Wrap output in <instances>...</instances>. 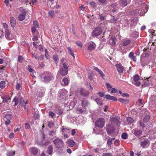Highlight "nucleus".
<instances>
[{
	"label": "nucleus",
	"mask_w": 156,
	"mask_h": 156,
	"mask_svg": "<svg viewBox=\"0 0 156 156\" xmlns=\"http://www.w3.org/2000/svg\"><path fill=\"white\" fill-rule=\"evenodd\" d=\"M45 135L43 133H41L37 137L35 141V143L37 145H43L45 144L44 142Z\"/></svg>",
	"instance_id": "nucleus-1"
},
{
	"label": "nucleus",
	"mask_w": 156,
	"mask_h": 156,
	"mask_svg": "<svg viewBox=\"0 0 156 156\" xmlns=\"http://www.w3.org/2000/svg\"><path fill=\"white\" fill-rule=\"evenodd\" d=\"M131 81L132 83L137 87H139L141 84L140 81V77L138 74L134 75L131 78Z\"/></svg>",
	"instance_id": "nucleus-2"
},
{
	"label": "nucleus",
	"mask_w": 156,
	"mask_h": 156,
	"mask_svg": "<svg viewBox=\"0 0 156 156\" xmlns=\"http://www.w3.org/2000/svg\"><path fill=\"white\" fill-rule=\"evenodd\" d=\"M105 120L102 118L98 119L95 121V125L96 126L101 128L105 125Z\"/></svg>",
	"instance_id": "nucleus-3"
},
{
	"label": "nucleus",
	"mask_w": 156,
	"mask_h": 156,
	"mask_svg": "<svg viewBox=\"0 0 156 156\" xmlns=\"http://www.w3.org/2000/svg\"><path fill=\"white\" fill-rule=\"evenodd\" d=\"M53 143L57 148H62L63 146V142L62 139L59 138L55 139L53 141Z\"/></svg>",
	"instance_id": "nucleus-4"
},
{
	"label": "nucleus",
	"mask_w": 156,
	"mask_h": 156,
	"mask_svg": "<svg viewBox=\"0 0 156 156\" xmlns=\"http://www.w3.org/2000/svg\"><path fill=\"white\" fill-rule=\"evenodd\" d=\"M102 32V28L100 27H96L93 30L92 33V35L93 37H95L100 35Z\"/></svg>",
	"instance_id": "nucleus-5"
},
{
	"label": "nucleus",
	"mask_w": 156,
	"mask_h": 156,
	"mask_svg": "<svg viewBox=\"0 0 156 156\" xmlns=\"http://www.w3.org/2000/svg\"><path fill=\"white\" fill-rule=\"evenodd\" d=\"M44 75V81L45 82H49L53 78V75L50 72H46Z\"/></svg>",
	"instance_id": "nucleus-6"
},
{
	"label": "nucleus",
	"mask_w": 156,
	"mask_h": 156,
	"mask_svg": "<svg viewBox=\"0 0 156 156\" xmlns=\"http://www.w3.org/2000/svg\"><path fill=\"white\" fill-rule=\"evenodd\" d=\"M150 144V141L147 139H142L140 140V145L143 148H147L148 147Z\"/></svg>",
	"instance_id": "nucleus-7"
},
{
	"label": "nucleus",
	"mask_w": 156,
	"mask_h": 156,
	"mask_svg": "<svg viewBox=\"0 0 156 156\" xmlns=\"http://www.w3.org/2000/svg\"><path fill=\"white\" fill-rule=\"evenodd\" d=\"M12 119V115L11 114L7 113L6 114L4 118V120L5 122V124L8 125L10 124V120Z\"/></svg>",
	"instance_id": "nucleus-8"
},
{
	"label": "nucleus",
	"mask_w": 156,
	"mask_h": 156,
	"mask_svg": "<svg viewBox=\"0 0 156 156\" xmlns=\"http://www.w3.org/2000/svg\"><path fill=\"white\" fill-rule=\"evenodd\" d=\"M115 66L119 73H122L123 72L124 70V68L120 63L116 64Z\"/></svg>",
	"instance_id": "nucleus-9"
},
{
	"label": "nucleus",
	"mask_w": 156,
	"mask_h": 156,
	"mask_svg": "<svg viewBox=\"0 0 156 156\" xmlns=\"http://www.w3.org/2000/svg\"><path fill=\"white\" fill-rule=\"evenodd\" d=\"M68 73V69H66L63 68H61L59 69L58 72V73H60L63 76H65L67 75Z\"/></svg>",
	"instance_id": "nucleus-10"
},
{
	"label": "nucleus",
	"mask_w": 156,
	"mask_h": 156,
	"mask_svg": "<svg viewBox=\"0 0 156 156\" xmlns=\"http://www.w3.org/2000/svg\"><path fill=\"white\" fill-rule=\"evenodd\" d=\"M144 78V79L143 80V83L142 85V86L145 87L147 86H148L151 82V81L150 80V77H147L146 78Z\"/></svg>",
	"instance_id": "nucleus-11"
},
{
	"label": "nucleus",
	"mask_w": 156,
	"mask_h": 156,
	"mask_svg": "<svg viewBox=\"0 0 156 156\" xmlns=\"http://www.w3.org/2000/svg\"><path fill=\"white\" fill-rule=\"evenodd\" d=\"M26 14V12L25 10V9H23L22 13L19 14L18 16V20L20 21H23L25 19Z\"/></svg>",
	"instance_id": "nucleus-12"
},
{
	"label": "nucleus",
	"mask_w": 156,
	"mask_h": 156,
	"mask_svg": "<svg viewBox=\"0 0 156 156\" xmlns=\"http://www.w3.org/2000/svg\"><path fill=\"white\" fill-rule=\"evenodd\" d=\"M80 93L81 95L84 97H86L88 96L89 93L88 91L86 90L83 88H81Z\"/></svg>",
	"instance_id": "nucleus-13"
},
{
	"label": "nucleus",
	"mask_w": 156,
	"mask_h": 156,
	"mask_svg": "<svg viewBox=\"0 0 156 156\" xmlns=\"http://www.w3.org/2000/svg\"><path fill=\"white\" fill-rule=\"evenodd\" d=\"M116 39L114 36H112L109 39L108 42L109 44L112 46H113L115 45Z\"/></svg>",
	"instance_id": "nucleus-14"
},
{
	"label": "nucleus",
	"mask_w": 156,
	"mask_h": 156,
	"mask_svg": "<svg viewBox=\"0 0 156 156\" xmlns=\"http://www.w3.org/2000/svg\"><path fill=\"white\" fill-rule=\"evenodd\" d=\"M38 150L36 147H31L29 150V152L34 155H35L37 153Z\"/></svg>",
	"instance_id": "nucleus-15"
},
{
	"label": "nucleus",
	"mask_w": 156,
	"mask_h": 156,
	"mask_svg": "<svg viewBox=\"0 0 156 156\" xmlns=\"http://www.w3.org/2000/svg\"><path fill=\"white\" fill-rule=\"evenodd\" d=\"M132 133L137 136H140L142 134V131L138 129H135L132 130Z\"/></svg>",
	"instance_id": "nucleus-16"
},
{
	"label": "nucleus",
	"mask_w": 156,
	"mask_h": 156,
	"mask_svg": "<svg viewBox=\"0 0 156 156\" xmlns=\"http://www.w3.org/2000/svg\"><path fill=\"white\" fill-rule=\"evenodd\" d=\"M69 82V77H64L62 80L61 84L62 85L64 86L68 85Z\"/></svg>",
	"instance_id": "nucleus-17"
},
{
	"label": "nucleus",
	"mask_w": 156,
	"mask_h": 156,
	"mask_svg": "<svg viewBox=\"0 0 156 156\" xmlns=\"http://www.w3.org/2000/svg\"><path fill=\"white\" fill-rule=\"evenodd\" d=\"M5 37L8 40H11L12 39L11 34L9 30H7L5 33Z\"/></svg>",
	"instance_id": "nucleus-18"
},
{
	"label": "nucleus",
	"mask_w": 156,
	"mask_h": 156,
	"mask_svg": "<svg viewBox=\"0 0 156 156\" xmlns=\"http://www.w3.org/2000/svg\"><path fill=\"white\" fill-rule=\"evenodd\" d=\"M108 100H110L114 101H117V99L115 97L113 96H111L110 95H106L105 97Z\"/></svg>",
	"instance_id": "nucleus-19"
},
{
	"label": "nucleus",
	"mask_w": 156,
	"mask_h": 156,
	"mask_svg": "<svg viewBox=\"0 0 156 156\" xmlns=\"http://www.w3.org/2000/svg\"><path fill=\"white\" fill-rule=\"evenodd\" d=\"M0 99L2 100V102H6L10 100V98L9 96L5 95L3 97L0 96Z\"/></svg>",
	"instance_id": "nucleus-20"
},
{
	"label": "nucleus",
	"mask_w": 156,
	"mask_h": 156,
	"mask_svg": "<svg viewBox=\"0 0 156 156\" xmlns=\"http://www.w3.org/2000/svg\"><path fill=\"white\" fill-rule=\"evenodd\" d=\"M96 45L94 43L92 42L90 43L88 47V49L90 50H92L95 49Z\"/></svg>",
	"instance_id": "nucleus-21"
},
{
	"label": "nucleus",
	"mask_w": 156,
	"mask_h": 156,
	"mask_svg": "<svg viewBox=\"0 0 156 156\" xmlns=\"http://www.w3.org/2000/svg\"><path fill=\"white\" fill-rule=\"evenodd\" d=\"M10 24L11 26L14 28L16 25V20L15 18L13 17H11L10 18Z\"/></svg>",
	"instance_id": "nucleus-22"
},
{
	"label": "nucleus",
	"mask_w": 156,
	"mask_h": 156,
	"mask_svg": "<svg viewBox=\"0 0 156 156\" xmlns=\"http://www.w3.org/2000/svg\"><path fill=\"white\" fill-rule=\"evenodd\" d=\"M111 121L112 123H114L116 124L117 126L119 125L120 124V122L119 120L116 118L114 117L112 118L111 119Z\"/></svg>",
	"instance_id": "nucleus-23"
},
{
	"label": "nucleus",
	"mask_w": 156,
	"mask_h": 156,
	"mask_svg": "<svg viewBox=\"0 0 156 156\" xmlns=\"http://www.w3.org/2000/svg\"><path fill=\"white\" fill-rule=\"evenodd\" d=\"M94 69L95 70L97 71L98 72V73L100 74V75H101V76L102 77V78L103 79H104V77L105 76V75L101 71V70L99 69L98 68H97V67H95L94 68Z\"/></svg>",
	"instance_id": "nucleus-24"
},
{
	"label": "nucleus",
	"mask_w": 156,
	"mask_h": 156,
	"mask_svg": "<svg viewBox=\"0 0 156 156\" xmlns=\"http://www.w3.org/2000/svg\"><path fill=\"white\" fill-rule=\"evenodd\" d=\"M67 144L69 147H72L75 144V142L73 140H69L67 141Z\"/></svg>",
	"instance_id": "nucleus-25"
},
{
	"label": "nucleus",
	"mask_w": 156,
	"mask_h": 156,
	"mask_svg": "<svg viewBox=\"0 0 156 156\" xmlns=\"http://www.w3.org/2000/svg\"><path fill=\"white\" fill-rule=\"evenodd\" d=\"M47 152L50 155L52 154L53 152V147L52 146H50L48 147L47 150Z\"/></svg>",
	"instance_id": "nucleus-26"
},
{
	"label": "nucleus",
	"mask_w": 156,
	"mask_h": 156,
	"mask_svg": "<svg viewBox=\"0 0 156 156\" xmlns=\"http://www.w3.org/2000/svg\"><path fill=\"white\" fill-rule=\"evenodd\" d=\"M144 6L145 7L143 9H142L141 10L140 9L139 10V11H138L139 14L140 16H143L146 12L145 11V10L144 9L146 7V6Z\"/></svg>",
	"instance_id": "nucleus-27"
},
{
	"label": "nucleus",
	"mask_w": 156,
	"mask_h": 156,
	"mask_svg": "<svg viewBox=\"0 0 156 156\" xmlns=\"http://www.w3.org/2000/svg\"><path fill=\"white\" fill-rule=\"evenodd\" d=\"M120 4L123 6H126L128 5L127 0H120Z\"/></svg>",
	"instance_id": "nucleus-28"
},
{
	"label": "nucleus",
	"mask_w": 156,
	"mask_h": 156,
	"mask_svg": "<svg viewBox=\"0 0 156 156\" xmlns=\"http://www.w3.org/2000/svg\"><path fill=\"white\" fill-rule=\"evenodd\" d=\"M53 59L55 62V63L56 64H57L58 61V57L57 55H54L53 56Z\"/></svg>",
	"instance_id": "nucleus-29"
},
{
	"label": "nucleus",
	"mask_w": 156,
	"mask_h": 156,
	"mask_svg": "<svg viewBox=\"0 0 156 156\" xmlns=\"http://www.w3.org/2000/svg\"><path fill=\"white\" fill-rule=\"evenodd\" d=\"M67 49L69 50V54H70L71 55H72L73 56V58H74L75 56L74 55V54L73 52V51L72 49L71 48V47H68L67 48Z\"/></svg>",
	"instance_id": "nucleus-30"
},
{
	"label": "nucleus",
	"mask_w": 156,
	"mask_h": 156,
	"mask_svg": "<svg viewBox=\"0 0 156 156\" xmlns=\"http://www.w3.org/2000/svg\"><path fill=\"white\" fill-rule=\"evenodd\" d=\"M119 100L120 102L125 104H127L129 102L128 100L127 99H124L122 98H120L119 99Z\"/></svg>",
	"instance_id": "nucleus-31"
},
{
	"label": "nucleus",
	"mask_w": 156,
	"mask_h": 156,
	"mask_svg": "<svg viewBox=\"0 0 156 156\" xmlns=\"http://www.w3.org/2000/svg\"><path fill=\"white\" fill-rule=\"evenodd\" d=\"M83 107H86L88 106V101L87 100H83L82 102Z\"/></svg>",
	"instance_id": "nucleus-32"
},
{
	"label": "nucleus",
	"mask_w": 156,
	"mask_h": 156,
	"mask_svg": "<svg viewBox=\"0 0 156 156\" xmlns=\"http://www.w3.org/2000/svg\"><path fill=\"white\" fill-rule=\"evenodd\" d=\"M130 43V41L129 39H127L124 41L122 45L123 46H126L129 44Z\"/></svg>",
	"instance_id": "nucleus-33"
},
{
	"label": "nucleus",
	"mask_w": 156,
	"mask_h": 156,
	"mask_svg": "<svg viewBox=\"0 0 156 156\" xmlns=\"http://www.w3.org/2000/svg\"><path fill=\"white\" fill-rule=\"evenodd\" d=\"M48 13V15L52 18H54L55 17V13L53 10H51L49 11Z\"/></svg>",
	"instance_id": "nucleus-34"
},
{
	"label": "nucleus",
	"mask_w": 156,
	"mask_h": 156,
	"mask_svg": "<svg viewBox=\"0 0 156 156\" xmlns=\"http://www.w3.org/2000/svg\"><path fill=\"white\" fill-rule=\"evenodd\" d=\"M5 82L4 81H2L0 82V87L2 89L5 88Z\"/></svg>",
	"instance_id": "nucleus-35"
},
{
	"label": "nucleus",
	"mask_w": 156,
	"mask_h": 156,
	"mask_svg": "<svg viewBox=\"0 0 156 156\" xmlns=\"http://www.w3.org/2000/svg\"><path fill=\"white\" fill-rule=\"evenodd\" d=\"M98 105H103L102 101L99 98H96L95 100Z\"/></svg>",
	"instance_id": "nucleus-36"
},
{
	"label": "nucleus",
	"mask_w": 156,
	"mask_h": 156,
	"mask_svg": "<svg viewBox=\"0 0 156 156\" xmlns=\"http://www.w3.org/2000/svg\"><path fill=\"white\" fill-rule=\"evenodd\" d=\"M15 152L13 151H8L7 153V156H13L15 154Z\"/></svg>",
	"instance_id": "nucleus-37"
},
{
	"label": "nucleus",
	"mask_w": 156,
	"mask_h": 156,
	"mask_svg": "<svg viewBox=\"0 0 156 156\" xmlns=\"http://www.w3.org/2000/svg\"><path fill=\"white\" fill-rule=\"evenodd\" d=\"M33 25L35 27H36L37 28H39V23L36 20H34V21Z\"/></svg>",
	"instance_id": "nucleus-38"
},
{
	"label": "nucleus",
	"mask_w": 156,
	"mask_h": 156,
	"mask_svg": "<svg viewBox=\"0 0 156 156\" xmlns=\"http://www.w3.org/2000/svg\"><path fill=\"white\" fill-rule=\"evenodd\" d=\"M150 119V116L149 115H147L145 116L144 119L143 121L144 122H148Z\"/></svg>",
	"instance_id": "nucleus-39"
},
{
	"label": "nucleus",
	"mask_w": 156,
	"mask_h": 156,
	"mask_svg": "<svg viewBox=\"0 0 156 156\" xmlns=\"http://www.w3.org/2000/svg\"><path fill=\"white\" fill-rule=\"evenodd\" d=\"M56 131L54 129L52 130L49 131V135L51 136H53L55 135Z\"/></svg>",
	"instance_id": "nucleus-40"
},
{
	"label": "nucleus",
	"mask_w": 156,
	"mask_h": 156,
	"mask_svg": "<svg viewBox=\"0 0 156 156\" xmlns=\"http://www.w3.org/2000/svg\"><path fill=\"white\" fill-rule=\"evenodd\" d=\"M54 126V123L52 122L48 121V126L50 128H52Z\"/></svg>",
	"instance_id": "nucleus-41"
},
{
	"label": "nucleus",
	"mask_w": 156,
	"mask_h": 156,
	"mask_svg": "<svg viewBox=\"0 0 156 156\" xmlns=\"http://www.w3.org/2000/svg\"><path fill=\"white\" fill-rule=\"evenodd\" d=\"M19 101V98H17L16 97H15L14 98L13 101L15 102V105H16L18 104V103Z\"/></svg>",
	"instance_id": "nucleus-42"
},
{
	"label": "nucleus",
	"mask_w": 156,
	"mask_h": 156,
	"mask_svg": "<svg viewBox=\"0 0 156 156\" xmlns=\"http://www.w3.org/2000/svg\"><path fill=\"white\" fill-rule=\"evenodd\" d=\"M121 137L123 139H126L127 138L128 135L126 133H123L121 135Z\"/></svg>",
	"instance_id": "nucleus-43"
},
{
	"label": "nucleus",
	"mask_w": 156,
	"mask_h": 156,
	"mask_svg": "<svg viewBox=\"0 0 156 156\" xmlns=\"http://www.w3.org/2000/svg\"><path fill=\"white\" fill-rule=\"evenodd\" d=\"M19 101H20V104L21 105H23V104L24 102V100H23V98L22 97H20L19 98Z\"/></svg>",
	"instance_id": "nucleus-44"
},
{
	"label": "nucleus",
	"mask_w": 156,
	"mask_h": 156,
	"mask_svg": "<svg viewBox=\"0 0 156 156\" xmlns=\"http://www.w3.org/2000/svg\"><path fill=\"white\" fill-rule=\"evenodd\" d=\"M107 144L109 146H111L112 144V141L110 139V137H109L108 138V139Z\"/></svg>",
	"instance_id": "nucleus-45"
},
{
	"label": "nucleus",
	"mask_w": 156,
	"mask_h": 156,
	"mask_svg": "<svg viewBox=\"0 0 156 156\" xmlns=\"http://www.w3.org/2000/svg\"><path fill=\"white\" fill-rule=\"evenodd\" d=\"M55 112L59 115L62 114L63 113L62 111L60 109L56 110Z\"/></svg>",
	"instance_id": "nucleus-46"
},
{
	"label": "nucleus",
	"mask_w": 156,
	"mask_h": 156,
	"mask_svg": "<svg viewBox=\"0 0 156 156\" xmlns=\"http://www.w3.org/2000/svg\"><path fill=\"white\" fill-rule=\"evenodd\" d=\"M23 58L21 56L19 55L18 56V61L20 63H22L23 61Z\"/></svg>",
	"instance_id": "nucleus-47"
},
{
	"label": "nucleus",
	"mask_w": 156,
	"mask_h": 156,
	"mask_svg": "<svg viewBox=\"0 0 156 156\" xmlns=\"http://www.w3.org/2000/svg\"><path fill=\"white\" fill-rule=\"evenodd\" d=\"M49 115L52 118H53L54 117V116L55 115V114L52 112L50 111L49 112Z\"/></svg>",
	"instance_id": "nucleus-48"
},
{
	"label": "nucleus",
	"mask_w": 156,
	"mask_h": 156,
	"mask_svg": "<svg viewBox=\"0 0 156 156\" xmlns=\"http://www.w3.org/2000/svg\"><path fill=\"white\" fill-rule=\"evenodd\" d=\"M127 121L128 122L131 123L133 122V120L131 117H128L127 119Z\"/></svg>",
	"instance_id": "nucleus-49"
},
{
	"label": "nucleus",
	"mask_w": 156,
	"mask_h": 156,
	"mask_svg": "<svg viewBox=\"0 0 156 156\" xmlns=\"http://www.w3.org/2000/svg\"><path fill=\"white\" fill-rule=\"evenodd\" d=\"M90 4L91 7H95L96 6V3L95 2L93 1L91 2L90 3Z\"/></svg>",
	"instance_id": "nucleus-50"
},
{
	"label": "nucleus",
	"mask_w": 156,
	"mask_h": 156,
	"mask_svg": "<svg viewBox=\"0 0 156 156\" xmlns=\"http://www.w3.org/2000/svg\"><path fill=\"white\" fill-rule=\"evenodd\" d=\"M139 122L140 125V127L143 129L145 127L144 124L141 121H139Z\"/></svg>",
	"instance_id": "nucleus-51"
},
{
	"label": "nucleus",
	"mask_w": 156,
	"mask_h": 156,
	"mask_svg": "<svg viewBox=\"0 0 156 156\" xmlns=\"http://www.w3.org/2000/svg\"><path fill=\"white\" fill-rule=\"evenodd\" d=\"M21 87V85L20 83H17L16 86V89L17 90H20Z\"/></svg>",
	"instance_id": "nucleus-52"
},
{
	"label": "nucleus",
	"mask_w": 156,
	"mask_h": 156,
	"mask_svg": "<svg viewBox=\"0 0 156 156\" xmlns=\"http://www.w3.org/2000/svg\"><path fill=\"white\" fill-rule=\"evenodd\" d=\"M117 90L115 88H112L111 89L110 93H115L117 92Z\"/></svg>",
	"instance_id": "nucleus-53"
},
{
	"label": "nucleus",
	"mask_w": 156,
	"mask_h": 156,
	"mask_svg": "<svg viewBox=\"0 0 156 156\" xmlns=\"http://www.w3.org/2000/svg\"><path fill=\"white\" fill-rule=\"evenodd\" d=\"M30 127L29 124L26 122L25 123V129H29Z\"/></svg>",
	"instance_id": "nucleus-54"
},
{
	"label": "nucleus",
	"mask_w": 156,
	"mask_h": 156,
	"mask_svg": "<svg viewBox=\"0 0 156 156\" xmlns=\"http://www.w3.org/2000/svg\"><path fill=\"white\" fill-rule=\"evenodd\" d=\"M76 44L77 46H78L80 47H82V44L79 41H76Z\"/></svg>",
	"instance_id": "nucleus-55"
},
{
	"label": "nucleus",
	"mask_w": 156,
	"mask_h": 156,
	"mask_svg": "<svg viewBox=\"0 0 156 156\" xmlns=\"http://www.w3.org/2000/svg\"><path fill=\"white\" fill-rule=\"evenodd\" d=\"M112 154L111 153H103L102 156H112Z\"/></svg>",
	"instance_id": "nucleus-56"
},
{
	"label": "nucleus",
	"mask_w": 156,
	"mask_h": 156,
	"mask_svg": "<svg viewBox=\"0 0 156 156\" xmlns=\"http://www.w3.org/2000/svg\"><path fill=\"white\" fill-rule=\"evenodd\" d=\"M118 4L117 3H114L112 4L111 5V6L112 8H114L116 7L118 5Z\"/></svg>",
	"instance_id": "nucleus-57"
},
{
	"label": "nucleus",
	"mask_w": 156,
	"mask_h": 156,
	"mask_svg": "<svg viewBox=\"0 0 156 156\" xmlns=\"http://www.w3.org/2000/svg\"><path fill=\"white\" fill-rule=\"evenodd\" d=\"M63 67L62 68H64L66 69H68L69 68L68 66L66 65L65 63H64L62 64Z\"/></svg>",
	"instance_id": "nucleus-58"
},
{
	"label": "nucleus",
	"mask_w": 156,
	"mask_h": 156,
	"mask_svg": "<svg viewBox=\"0 0 156 156\" xmlns=\"http://www.w3.org/2000/svg\"><path fill=\"white\" fill-rule=\"evenodd\" d=\"M120 141L119 140H116L114 142V143L115 144L116 146H118L119 145V143Z\"/></svg>",
	"instance_id": "nucleus-59"
},
{
	"label": "nucleus",
	"mask_w": 156,
	"mask_h": 156,
	"mask_svg": "<svg viewBox=\"0 0 156 156\" xmlns=\"http://www.w3.org/2000/svg\"><path fill=\"white\" fill-rule=\"evenodd\" d=\"M31 30L32 33H34L35 32L36 29L35 27H32L31 28Z\"/></svg>",
	"instance_id": "nucleus-60"
},
{
	"label": "nucleus",
	"mask_w": 156,
	"mask_h": 156,
	"mask_svg": "<svg viewBox=\"0 0 156 156\" xmlns=\"http://www.w3.org/2000/svg\"><path fill=\"white\" fill-rule=\"evenodd\" d=\"M133 56V53L132 52H130L129 55V57L131 59V58H132Z\"/></svg>",
	"instance_id": "nucleus-61"
},
{
	"label": "nucleus",
	"mask_w": 156,
	"mask_h": 156,
	"mask_svg": "<svg viewBox=\"0 0 156 156\" xmlns=\"http://www.w3.org/2000/svg\"><path fill=\"white\" fill-rule=\"evenodd\" d=\"M98 94L100 97H102L104 96V93L103 92H99Z\"/></svg>",
	"instance_id": "nucleus-62"
},
{
	"label": "nucleus",
	"mask_w": 156,
	"mask_h": 156,
	"mask_svg": "<svg viewBox=\"0 0 156 156\" xmlns=\"http://www.w3.org/2000/svg\"><path fill=\"white\" fill-rule=\"evenodd\" d=\"M135 54L136 56H139L140 55V52L139 49H138L136 51Z\"/></svg>",
	"instance_id": "nucleus-63"
},
{
	"label": "nucleus",
	"mask_w": 156,
	"mask_h": 156,
	"mask_svg": "<svg viewBox=\"0 0 156 156\" xmlns=\"http://www.w3.org/2000/svg\"><path fill=\"white\" fill-rule=\"evenodd\" d=\"M28 71L30 73L32 72L33 69L31 68L30 66H28Z\"/></svg>",
	"instance_id": "nucleus-64"
}]
</instances>
